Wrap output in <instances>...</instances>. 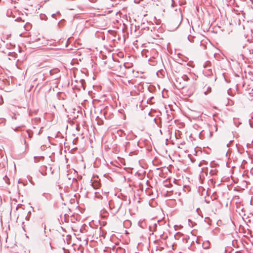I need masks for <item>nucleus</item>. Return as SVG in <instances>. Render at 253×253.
<instances>
[{"instance_id": "nucleus-1", "label": "nucleus", "mask_w": 253, "mask_h": 253, "mask_svg": "<svg viewBox=\"0 0 253 253\" xmlns=\"http://www.w3.org/2000/svg\"><path fill=\"white\" fill-rule=\"evenodd\" d=\"M123 205V200L119 197L110 200L109 202V209L111 213L114 215L117 214Z\"/></svg>"}, {"instance_id": "nucleus-2", "label": "nucleus", "mask_w": 253, "mask_h": 253, "mask_svg": "<svg viewBox=\"0 0 253 253\" xmlns=\"http://www.w3.org/2000/svg\"><path fill=\"white\" fill-rule=\"evenodd\" d=\"M188 79V77L186 76H184V77H182L181 78H178L176 80V86L178 88H183L185 85V79Z\"/></svg>"}, {"instance_id": "nucleus-3", "label": "nucleus", "mask_w": 253, "mask_h": 253, "mask_svg": "<svg viewBox=\"0 0 253 253\" xmlns=\"http://www.w3.org/2000/svg\"><path fill=\"white\" fill-rule=\"evenodd\" d=\"M24 137V144L25 145H26V137L27 136H28L29 138H31L32 137V135L28 131H26L25 133H24L23 134Z\"/></svg>"}, {"instance_id": "nucleus-4", "label": "nucleus", "mask_w": 253, "mask_h": 253, "mask_svg": "<svg viewBox=\"0 0 253 253\" xmlns=\"http://www.w3.org/2000/svg\"><path fill=\"white\" fill-rule=\"evenodd\" d=\"M203 89H204V94L206 95L210 93L211 92V87L210 86H207V85L204 86V87L203 88Z\"/></svg>"}, {"instance_id": "nucleus-5", "label": "nucleus", "mask_w": 253, "mask_h": 253, "mask_svg": "<svg viewBox=\"0 0 253 253\" xmlns=\"http://www.w3.org/2000/svg\"><path fill=\"white\" fill-rule=\"evenodd\" d=\"M91 186L94 189H97L100 186V184L97 181H94L91 183Z\"/></svg>"}, {"instance_id": "nucleus-6", "label": "nucleus", "mask_w": 253, "mask_h": 253, "mask_svg": "<svg viewBox=\"0 0 253 253\" xmlns=\"http://www.w3.org/2000/svg\"><path fill=\"white\" fill-rule=\"evenodd\" d=\"M95 197L98 199H100L101 198L102 196H101V195L97 192H95Z\"/></svg>"}, {"instance_id": "nucleus-7", "label": "nucleus", "mask_w": 253, "mask_h": 253, "mask_svg": "<svg viewBox=\"0 0 253 253\" xmlns=\"http://www.w3.org/2000/svg\"><path fill=\"white\" fill-rule=\"evenodd\" d=\"M239 46L240 48H244L246 46V44H240Z\"/></svg>"}, {"instance_id": "nucleus-8", "label": "nucleus", "mask_w": 253, "mask_h": 253, "mask_svg": "<svg viewBox=\"0 0 253 253\" xmlns=\"http://www.w3.org/2000/svg\"><path fill=\"white\" fill-rule=\"evenodd\" d=\"M47 246H48V247H49V248H50V249L51 250H52V247L51 244V243H50V242H49V243H47Z\"/></svg>"}, {"instance_id": "nucleus-9", "label": "nucleus", "mask_w": 253, "mask_h": 253, "mask_svg": "<svg viewBox=\"0 0 253 253\" xmlns=\"http://www.w3.org/2000/svg\"><path fill=\"white\" fill-rule=\"evenodd\" d=\"M3 179L5 180V182L8 183V182L7 181V179H8V178L6 175L4 176V177H3Z\"/></svg>"}, {"instance_id": "nucleus-10", "label": "nucleus", "mask_w": 253, "mask_h": 253, "mask_svg": "<svg viewBox=\"0 0 253 253\" xmlns=\"http://www.w3.org/2000/svg\"><path fill=\"white\" fill-rule=\"evenodd\" d=\"M171 7H174V1H173V0H171Z\"/></svg>"}, {"instance_id": "nucleus-11", "label": "nucleus", "mask_w": 253, "mask_h": 253, "mask_svg": "<svg viewBox=\"0 0 253 253\" xmlns=\"http://www.w3.org/2000/svg\"><path fill=\"white\" fill-rule=\"evenodd\" d=\"M153 226H154V228L156 229V228L157 227V224L156 223H155L154 225H153Z\"/></svg>"}, {"instance_id": "nucleus-12", "label": "nucleus", "mask_w": 253, "mask_h": 253, "mask_svg": "<svg viewBox=\"0 0 253 253\" xmlns=\"http://www.w3.org/2000/svg\"><path fill=\"white\" fill-rule=\"evenodd\" d=\"M19 208V206H17L16 207V210H17Z\"/></svg>"}, {"instance_id": "nucleus-13", "label": "nucleus", "mask_w": 253, "mask_h": 253, "mask_svg": "<svg viewBox=\"0 0 253 253\" xmlns=\"http://www.w3.org/2000/svg\"><path fill=\"white\" fill-rule=\"evenodd\" d=\"M212 135V132H210V137H211Z\"/></svg>"}, {"instance_id": "nucleus-14", "label": "nucleus", "mask_w": 253, "mask_h": 253, "mask_svg": "<svg viewBox=\"0 0 253 253\" xmlns=\"http://www.w3.org/2000/svg\"><path fill=\"white\" fill-rule=\"evenodd\" d=\"M52 17H54L55 16V14H52Z\"/></svg>"}, {"instance_id": "nucleus-15", "label": "nucleus", "mask_w": 253, "mask_h": 253, "mask_svg": "<svg viewBox=\"0 0 253 253\" xmlns=\"http://www.w3.org/2000/svg\"><path fill=\"white\" fill-rule=\"evenodd\" d=\"M207 243H205L204 245H206V246H207V244H206Z\"/></svg>"}, {"instance_id": "nucleus-16", "label": "nucleus", "mask_w": 253, "mask_h": 253, "mask_svg": "<svg viewBox=\"0 0 253 253\" xmlns=\"http://www.w3.org/2000/svg\"><path fill=\"white\" fill-rule=\"evenodd\" d=\"M208 248V246L205 247V248Z\"/></svg>"}]
</instances>
